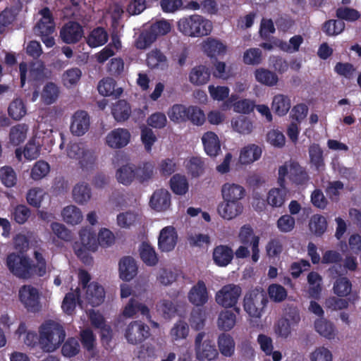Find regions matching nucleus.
<instances>
[{"instance_id": "62", "label": "nucleus", "mask_w": 361, "mask_h": 361, "mask_svg": "<svg viewBox=\"0 0 361 361\" xmlns=\"http://www.w3.org/2000/svg\"><path fill=\"white\" fill-rule=\"evenodd\" d=\"M322 153V150L318 145L313 144L310 147L309 154L311 163L318 171L324 169V166Z\"/></svg>"}, {"instance_id": "46", "label": "nucleus", "mask_w": 361, "mask_h": 361, "mask_svg": "<svg viewBox=\"0 0 361 361\" xmlns=\"http://www.w3.org/2000/svg\"><path fill=\"white\" fill-rule=\"evenodd\" d=\"M310 361H334L333 352L325 345L314 347L308 355Z\"/></svg>"}, {"instance_id": "27", "label": "nucleus", "mask_w": 361, "mask_h": 361, "mask_svg": "<svg viewBox=\"0 0 361 361\" xmlns=\"http://www.w3.org/2000/svg\"><path fill=\"white\" fill-rule=\"evenodd\" d=\"M216 343L218 350L223 356L231 357L234 355L235 343L230 334L221 333L217 337Z\"/></svg>"}, {"instance_id": "43", "label": "nucleus", "mask_w": 361, "mask_h": 361, "mask_svg": "<svg viewBox=\"0 0 361 361\" xmlns=\"http://www.w3.org/2000/svg\"><path fill=\"white\" fill-rule=\"evenodd\" d=\"M188 109L182 104H174L168 111V116L169 119L176 123L185 122L188 120Z\"/></svg>"}, {"instance_id": "48", "label": "nucleus", "mask_w": 361, "mask_h": 361, "mask_svg": "<svg viewBox=\"0 0 361 361\" xmlns=\"http://www.w3.org/2000/svg\"><path fill=\"white\" fill-rule=\"evenodd\" d=\"M172 191L178 195H185L189 189V183L187 178L179 173L175 174L170 180Z\"/></svg>"}, {"instance_id": "9", "label": "nucleus", "mask_w": 361, "mask_h": 361, "mask_svg": "<svg viewBox=\"0 0 361 361\" xmlns=\"http://www.w3.org/2000/svg\"><path fill=\"white\" fill-rule=\"evenodd\" d=\"M150 335L149 327L140 320L129 323L125 330V338L130 344H138L147 339Z\"/></svg>"}, {"instance_id": "21", "label": "nucleus", "mask_w": 361, "mask_h": 361, "mask_svg": "<svg viewBox=\"0 0 361 361\" xmlns=\"http://www.w3.org/2000/svg\"><path fill=\"white\" fill-rule=\"evenodd\" d=\"M149 205L157 212L166 210L171 205L170 193L165 189L157 190L150 198Z\"/></svg>"}, {"instance_id": "59", "label": "nucleus", "mask_w": 361, "mask_h": 361, "mask_svg": "<svg viewBox=\"0 0 361 361\" xmlns=\"http://www.w3.org/2000/svg\"><path fill=\"white\" fill-rule=\"evenodd\" d=\"M80 238L84 248L95 251L97 248V239L95 234L88 228H82L80 232Z\"/></svg>"}, {"instance_id": "22", "label": "nucleus", "mask_w": 361, "mask_h": 361, "mask_svg": "<svg viewBox=\"0 0 361 361\" xmlns=\"http://www.w3.org/2000/svg\"><path fill=\"white\" fill-rule=\"evenodd\" d=\"M221 192L223 200L240 202L245 196V188L242 185L233 183L224 184Z\"/></svg>"}, {"instance_id": "41", "label": "nucleus", "mask_w": 361, "mask_h": 361, "mask_svg": "<svg viewBox=\"0 0 361 361\" xmlns=\"http://www.w3.org/2000/svg\"><path fill=\"white\" fill-rule=\"evenodd\" d=\"M196 355L199 360H213L218 357L219 351L209 340H205L201 347L195 350Z\"/></svg>"}, {"instance_id": "53", "label": "nucleus", "mask_w": 361, "mask_h": 361, "mask_svg": "<svg viewBox=\"0 0 361 361\" xmlns=\"http://www.w3.org/2000/svg\"><path fill=\"white\" fill-rule=\"evenodd\" d=\"M188 324L183 321H178L173 324L170 330L169 335L172 341L185 339L189 334Z\"/></svg>"}, {"instance_id": "14", "label": "nucleus", "mask_w": 361, "mask_h": 361, "mask_svg": "<svg viewBox=\"0 0 361 361\" xmlns=\"http://www.w3.org/2000/svg\"><path fill=\"white\" fill-rule=\"evenodd\" d=\"M243 209L241 202L223 200L218 205L217 212L224 219L232 220L240 216Z\"/></svg>"}, {"instance_id": "29", "label": "nucleus", "mask_w": 361, "mask_h": 361, "mask_svg": "<svg viewBox=\"0 0 361 361\" xmlns=\"http://www.w3.org/2000/svg\"><path fill=\"white\" fill-rule=\"evenodd\" d=\"M61 216L65 223L71 226L80 224L83 219L81 209L73 204L63 207L61 210Z\"/></svg>"}, {"instance_id": "42", "label": "nucleus", "mask_w": 361, "mask_h": 361, "mask_svg": "<svg viewBox=\"0 0 361 361\" xmlns=\"http://www.w3.org/2000/svg\"><path fill=\"white\" fill-rule=\"evenodd\" d=\"M180 275L178 270L171 268L160 269L157 274V281L161 286H169L176 281Z\"/></svg>"}, {"instance_id": "58", "label": "nucleus", "mask_w": 361, "mask_h": 361, "mask_svg": "<svg viewBox=\"0 0 361 361\" xmlns=\"http://www.w3.org/2000/svg\"><path fill=\"white\" fill-rule=\"evenodd\" d=\"M352 290V283L346 277L338 278L333 286L334 293L338 297L348 295Z\"/></svg>"}, {"instance_id": "47", "label": "nucleus", "mask_w": 361, "mask_h": 361, "mask_svg": "<svg viewBox=\"0 0 361 361\" xmlns=\"http://www.w3.org/2000/svg\"><path fill=\"white\" fill-rule=\"evenodd\" d=\"M78 161L82 169L89 171L96 167L97 156L93 149L85 147Z\"/></svg>"}, {"instance_id": "11", "label": "nucleus", "mask_w": 361, "mask_h": 361, "mask_svg": "<svg viewBox=\"0 0 361 361\" xmlns=\"http://www.w3.org/2000/svg\"><path fill=\"white\" fill-rule=\"evenodd\" d=\"M19 69L22 86L24 85L27 78L28 80L37 81L46 77L44 65L39 61L32 63L29 68L26 63H21Z\"/></svg>"}, {"instance_id": "19", "label": "nucleus", "mask_w": 361, "mask_h": 361, "mask_svg": "<svg viewBox=\"0 0 361 361\" xmlns=\"http://www.w3.org/2000/svg\"><path fill=\"white\" fill-rule=\"evenodd\" d=\"M85 299L92 306H99L103 303L105 299V290L104 287L97 282H91L87 290H85Z\"/></svg>"}, {"instance_id": "5", "label": "nucleus", "mask_w": 361, "mask_h": 361, "mask_svg": "<svg viewBox=\"0 0 361 361\" xmlns=\"http://www.w3.org/2000/svg\"><path fill=\"white\" fill-rule=\"evenodd\" d=\"M300 321L298 310L295 307H289L286 310L283 317L278 319L274 324V332L277 338H288L292 334L294 326Z\"/></svg>"}, {"instance_id": "24", "label": "nucleus", "mask_w": 361, "mask_h": 361, "mask_svg": "<svg viewBox=\"0 0 361 361\" xmlns=\"http://www.w3.org/2000/svg\"><path fill=\"white\" fill-rule=\"evenodd\" d=\"M41 19L35 27V32L39 36L49 35L54 31V25L50 11L45 8L40 11Z\"/></svg>"}, {"instance_id": "31", "label": "nucleus", "mask_w": 361, "mask_h": 361, "mask_svg": "<svg viewBox=\"0 0 361 361\" xmlns=\"http://www.w3.org/2000/svg\"><path fill=\"white\" fill-rule=\"evenodd\" d=\"M231 128L240 135H249L254 130L253 121L244 116H237L231 121Z\"/></svg>"}, {"instance_id": "10", "label": "nucleus", "mask_w": 361, "mask_h": 361, "mask_svg": "<svg viewBox=\"0 0 361 361\" xmlns=\"http://www.w3.org/2000/svg\"><path fill=\"white\" fill-rule=\"evenodd\" d=\"M131 139L130 131L124 128L111 130L105 137V144L113 149H118L127 146Z\"/></svg>"}, {"instance_id": "56", "label": "nucleus", "mask_w": 361, "mask_h": 361, "mask_svg": "<svg viewBox=\"0 0 361 361\" xmlns=\"http://www.w3.org/2000/svg\"><path fill=\"white\" fill-rule=\"evenodd\" d=\"M82 76V71L78 68H71L66 70L62 75L63 85L68 87H72L78 84Z\"/></svg>"}, {"instance_id": "49", "label": "nucleus", "mask_w": 361, "mask_h": 361, "mask_svg": "<svg viewBox=\"0 0 361 361\" xmlns=\"http://www.w3.org/2000/svg\"><path fill=\"white\" fill-rule=\"evenodd\" d=\"M322 276L317 272H310L307 276L309 295L314 299H319L322 292Z\"/></svg>"}, {"instance_id": "18", "label": "nucleus", "mask_w": 361, "mask_h": 361, "mask_svg": "<svg viewBox=\"0 0 361 361\" xmlns=\"http://www.w3.org/2000/svg\"><path fill=\"white\" fill-rule=\"evenodd\" d=\"M83 36L82 27L77 23H66L60 31V37L66 44H73L78 42Z\"/></svg>"}, {"instance_id": "3", "label": "nucleus", "mask_w": 361, "mask_h": 361, "mask_svg": "<svg viewBox=\"0 0 361 361\" xmlns=\"http://www.w3.org/2000/svg\"><path fill=\"white\" fill-rule=\"evenodd\" d=\"M267 303L264 291L262 288H255L245 295L243 309L250 317L259 319L264 314Z\"/></svg>"}, {"instance_id": "12", "label": "nucleus", "mask_w": 361, "mask_h": 361, "mask_svg": "<svg viewBox=\"0 0 361 361\" xmlns=\"http://www.w3.org/2000/svg\"><path fill=\"white\" fill-rule=\"evenodd\" d=\"M178 236L173 226H168L163 228L158 238V246L162 252L172 251L178 242Z\"/></svg>"}, {"instance_id": "60", "label": "nucleus", "mask_w": 361, "mask_h": 361, "mask_svg": "<svg viewBox=\"0 0 361 361\" xmlns=\"http://www.w3.org/2000/svg\"><path fill=\"white\" fill-rule=\"evenodd\" d=\"M27 131V127L25 124H18L12 127L9 134L10 142L13 145H20L25 140Z\"/></svg>"}, {"instance_id": "33", "label": "nucleus", "mask_w": 361, "mask_h": 361, "mask_svg": "<svg viewBox=\"0 0 361 361\" xmlns=\"http://www.w3.org/2000/svg\"><path fill=\"white\" fill-rule=\"evenodd\" d=\"M202 142L206 153L209 156H216L221 149L217 135L212 131L203 134Z\"/></svg>"}, {"instance_id": "63", "label": "nucleus", "mask_w": 361, "mask_h": 361, "mask_svg": "<svg viewBox=\"0 0 361 361\" xmlns=\"http://www.w3.org/2000/svg\"><path fill=\"white\" fill-rule=\"evenodd\" d=\"M80 340L83 348L91 355H94L96 345V337L92 331L90 329L81 331Z\"/></svg>"}, {"instance_id": "7", "label": "nucleus", "mask_w": 361, "mask_h": 361, "mask_svg": "<svg viewBox=\"0 0 361 361\" xmlns=\"http://www.w3.org/2000/svg\"><path fill=\"white\" fill-rule=\"evenodd\" d=\"M241 293L242 289L238 285L227 284L216 293L215 301L219 305L224 308H231L238 303Z\"/></svg>"}, {"instance_id": "57", "label": "nucleus", "mask_w": 361, "mask_h": 361, "mask_svg": "<svg viewBox=\"0 0 361 361\" xmlns=\"http://www.w3.org/2000/svg\"><path fill=\"white\" fill-rule=\"evenodd\" d=\"M140 255L142 261L149 266H154L158 262L154 248L147 243H142L140 245Z\"/></svg>"}, {"instance_id": "44", "label": "nucleus", "mask_w": 361, "mask_h": 361, "mask_svg": "<svg viewBox=\"0 0 361 361\" xmlns=\"http://www.w3.org/2000/svg\"><path fill=\"white\" fill-rule=\"evenodd\" d=\"M117 180L126 185H130L135 178V166L127 164L121 166L116 173Z\"/></svg>"}, {"instance_id": "26", "label": "nucleus", "mask_w": 361, "mask_h": 361, "mask_svg": "<svg viewBox=\"0 0 361 361\" xmlns=\"http://www.w3.org/2000/svg\"><path fill=\"white\" fill-rule=\"evenodd\" d=\"M233 250L227 246L220 245L214 247L212 258L214 263L219 267H226L233 258Z\"/></svg>"}, {"instance_id": "61", "label": "nucleus", "mask_w": 361, "mask_h": 361, "mask_svg": "<svg viewBox=\"0 0 361 361\" xmlns=\"http://www.w3.org/2000/svg\"><path fill=\"white\" fill-rule=\"evenodd\" d=\"M80 350L78 341L75 338H69L61 348V354L65 357H73L77 355Z\"/></svg>"}, {"instance_id": "4", "label": "nucleus", "mask_w": 361, "mask_h": 361, "mask_svg": "<svg viewBox=\"0 0 361 361\" xmlns=\"http://www.w3.org/2000/svg\"><path fill=\"white\" fill-rule=\"evenodd\" d=\"M6 264L16 277L25 280L31 279V259L26 255L12 252L7 256Z\"/></svg>"}, {"instance_id": "17", "label": "nucleus", "mask_w": 361, "mask_h": 361, "mask_svg": "<svg viewBox=\"0 0 361 361\" xmlns=\"http://www.w3.org/2000/svg\"><path fill=\"white\" fill-rule=\"evenodd\" d=\"M188 299L195 306H202L207 302L209 293L203 281H199L190 288L188 293Z\"/></svg>"}, {"instance_id": "15", "label": "nucleus", "mask_w": 361, "mask_h": 361, "mask_svg": "<svg viewBox=\"0 0 361 361\" xmlns=\"http://www.w3.org/2000/svg\"><path fill=\"white\" fill-rule=\"evenodd\" d=\"M202 51L210 58L224 56L227 51V46L221 41L209 37L200 44Z\"/></svg>"}, {"instance_id": "28", "label": "nucleus", "mask_w": 361, "mask_h": 361, "mask_svg": "<svg viewBox=\"0 0 361 361\" xmlns=\"http://www.w3.org/2000/svg\"><path fill=\"white\" fill-rule=\"evenodd\" d=\"M188 78L189 81L194 85H205L210 78L209 70L204 65L195 66L190 70Z\"/></svg>"}, {"instance_id": "51", "label": "nucleus", "mask_w": 361, "mask_h": 361, "mask_svg": "<svg viewBox=\"0 0 361 361\" xmlns=\"http://www.w3.org/2000/svg\"><path fill=\"white\" fill-rule=\"evenodd\" d=\"M130 114V107L125 100L117 102L112 107V114L114 118L118 122L126 121Z\"/></svg>"}, {"instance_id": "64", "label": "nucleus", "mask_w": 361, "mask_h": 361, "mask_svg": "<svg viewBox=\"0 0 361 361\" xmlns=\"http://www.w3.org/2000/svg\"><path fill=\"white\" fill-rule=\"evenodd\" d=\"M8 114L15 120H20L26 114V107L20 99H14L8 106Z\"/></svg>"}, {"instance_id": "39", "label": "nucleus", "mask_w": 361, "mask_h": 361, "mask_svg": "<svg viewBox=\"0 0 361 361\" xmlns=\"http://www.w3.org/2000/svg\"><path fill=\"white\" fill-rule=\"evenodd\" d=\"M290 99L282 94H278L273 97L271 109L279 116L286 115L290 108Z\"/></svg>"}, {"instance_id": "1", "label": "nucleus", "mask_w": 361, "mask_h": 361, "mask_svg": "<svg viewBox=\"0 0 361 361\" xmlns=\"http://www.w3.org/2000/svg\"><path fill=\"white\" fill-rule=\"evenodd\" d=\"M66 336L62 324L55 320H47L39 328V344L46 353L56 351L64 341Z\"/></svg>"}, {"instance_id": "13", "label": "nucleus", "mask_w": 361, "mask_h": 361, "mask_svg": "<svg viewBox=\"0 0 361 361\" xmlns=\"http://www.w3.org/2000/svg\"><path fill=\"white\" fill-rule=\"evenodd\" d=\"M140 313L142 317L149 318V307L137 298L132 297L123 307L121 315L125 318H133Z\"/></svg>"}, {"instance_id": "25", "label": "nucleus", "mask_w": 361, "mask_h": 361, "mask_svg": "<svg viewBox=\"0 0 361 361\" xmlns=\"http://www.w3.org/2000/svg\"><path fill=\"white\" fill-rule=\"evenodd\" d=\"M280 186L271 189L267 193V202L271 207H281L288 199V190L285 184Z\"/></svg>"}, {"instance_id": "52", "label": "nucleus", "mask_w": 361, "mask_h": 361, "mask_svg": "<svg viewBox=\"0 0 361 361\" xmlns=\"http://www.w3.org/2000/svg\"><path fill=\"white\" fill-rule=\"evenodd\" d=\"M98 91L103 96L114 95L118 97L122 93L121 88H115V81L112 78L102 80L98 85Z\"/></svg>"}, {"instance_id": "37", "label": "nucleus", "mask_w": 361, "mask_h": 361, "mask_svg": "<svg viewBox=\"0 0 361 361\" xmlns=\"http://www.w3.org/2000/svg\"><path fill=\"white\" fill-rule=\"evenodd\" d=\"M60 94L59 87L54 82H49L44 85L41 92V99L47 105L55 103Z\"/></svg>"}, {"instance_id": "32", "label": "nucleus", "mask_w": 361, "mask_h": 361, "mask_svg": "<svg viewBox=\"0 0 361 361\" xmlns=\"http://www.w3.org/2000/svg\"><path fill=\"white\" fill-rule=\"evenodd\" d=\"M261 155L262 149L255 144H250L240 150L239 161L242 164H250L257 161Z\"/></svg>"}, {"instance_id": "30", "label": "nucleus", "mask_w": 361, "mask_h": 361, "mask_svg": "<svg viewBox=\"0 0 361 361\" xmlns=\"http://www.w3.org/2000/svg\"><path fill=\"white\" fill-rule=\"evenodd\" d=\"M72 197L78 204H87L92 197V190L90 185L84 182L78 183L72 190Z\"/></svg>"}, {"instance_id": "6", "label": "nucleus", "mask_w": 361, "mask_h": 361, "mask_svg": "<svg viewBox=\"0 0 361 361\" xmlns=\"http://www.w3.org/2000/svg\"><path fill=\"white\" fill-rule=\"evenodd\" d=\"M297 185L305 183L308 180V175L305 170L295 161L286 162L279 169V183L280 185L285 184V178Z\"/></svg>"}, {"instance_id": "23", "label": "nucleus", "mask_w": 361, "mask_h": 361, "mask_svg": "<svg viewBox=\"0 0 361 361\" xmlns=\"http://www.w3.org/2000/svg\"><path fill=\"white\" fill-rule=\"evenodd\" d=\"M119 276L123 281H129L137 274V265L131 257H123L118 264Z\"/></svg>"}, {"instance_id": "50", "label": "nucleus", "mask_w": 361, "mask_h": 361, "mask_svg": "<svg viewBox=\"0 0 361 361\" xmlns=\"http://www.w3.org/2000/svg\"><path fill=\"white\" fill-rule=\"evenodd\" d=\"M140 219L139 214L135 211H127L117 215L116 221L119 227L130 228Z\"/></svg>"}, {"instance_id": "34", "label": "nucleus", "mask_w": 361, "mask_h": 361, "mask_svg": "<svg viewBox=\"0 0 361 361\" xmlns=\"http://www.w3.org/2000/svg\"><path fill=\"white\" fill-rule=\"evenodd\" d=\"M236 322V314L231 310H224L219 314L216 325L220 330L228 331L234 328Z\"/></svg>"}, {"instance_id": "16", "label": "nucleus", "mask_w": 361, "mask_h": 361, "mask_svg": "<svg viewBox=\"0 0 361 361\" xmlns=\"http://www.w3.org/2000/svg\"><path fill=\"white\" fill-rule=\"evenodd\" d=\"M315 331L322 338L328 341L338 338V330L335 324L326 318L317 319L314 322Z\"/></svg>"}, {"instance_id": "45", "label": "nucleus", "mask_w": 361, "mask_h": 361, "mask_svg": "<svg viewBox=\"0 0 361 361\" xmlns=\"http://www.w3.org/2000/svg\"><path fill=\"white\" fill-rule=\"evenodd\" d=\"M140 140L144 146L145 150L150 153L152 147L157 141V137L154 132L149 126L142 125L140 126Z\"/></svg>"}, {"instance_id": "35", "label": "nucleus", "mask_w": 361, "mask_h": 361, "mask_svg": "<svg viewBox=\"0 0 361 361\" xmlns=\"http://www.w3.org/2000/svg\"><path fill=\"white\" fill-rule=\"evenodd\" d=\"M33 255L35 263L33 264L31 260V279L35 276L39 277L45 276L47 273L49 271V267L47 264L46 259L42 253L39 250H35Z\"/></svg>"}, {"instance_id": "40", "label": "nucleus", "mask_w": 361, "mask_h": 361, "mask_svg": "<svg viewBox=\"0 0 361 361\" xmlns=\"http://www.w3.org/2000/svg\"><path fill=\"white\" fill-rule=\"evenodd\" d=\"M147 65L150 68H164L167 66L166 56L159 49H152L147 56Z\"/></svg>"}, {"instance_id": "20", "label": "nucleus", "mask_w": 361, "mask_h": 361, "mask_svg": "<svg viewBox=\"0 0 361 361\" xmlns=\"http://www.w3.org/2000/svg\"><path fill=\"white\" fill-rule=\"evenodd\" d=\"M90 118L84 111H78L72 116L71 131L76 136L83 135L89 129Z\"/></svg>"}, {"instance_id": "2", "label": "nucleus", "mask_w": 361, "mask_h": 361, "mask_svg": "<svg viewBox=\"0 0 361 361\" xmlns=\"http://www.w3.org/2000/svg\"><path fill=\"white\" fill-rule=\"evenodd\" d=\"M178 29L185 36L202 37L212 32L213 23L200 15L194 14L180 18L178 22Z\"/></svg>"}, {"instance_id": "38", "label": "nucleus", "mask_w": 361, "mask_h": 361, "mask_svg": "<svg viewBox=\"0 0 361 361\" xmlns=\"http://www.w3.org/2000/svg\"><path fill=\"white\" fill-rule=\"evenodd\" d=\"M15 335L18 338H23V342L28 347L33 348L39 343V337L34 331L27 330L25 323L22 322L15 331Z\"/></svg>"}, {"instance_id": "55", "label": "nucleus", "mask_w": 361, "mask_h": 361, "mask_svg": "<svg viewBox=\"0 0 361 361\" xmlns=\"http://www.w3.org/2000/svg\"><path fill=\"white\" fill-rule=\"evenodd\" d=\"M107 40V32L103 28L97 27L90 32L87 42L91 47H97L104 44Z\"/></svg>"}, {"instance_id": "36", "label": "nucleus", "mask_w": 361, "mask_h": 361, "mask_svg": "<svg viewBox=\"0 0 361 361\" xmlns=\"http://www.w3.org/2000/svg\"><path fill=\"white\" fill-rule=\"evenodd\" d=\"M254 75L258 82L268 87L275 86L279 82L278 75L275 73L264 68L256 69L254 72Z\"/></svg>"}, {"instance_id": "54", "label": "nucleus", "mask_w": 361, "mask_h": 361, "mask_svg": "<svg viewBox=\"0 0 361 361\" xmlns=\"http://www.w3.org/2000/svg\"><path fill=\"white\" fill-rule=\"evenodd\" d=\"M154 164L152 161L142 162L135 169V177L144 182L151 179L154 175Z\"/></svg>"}, {"instance_id": "8", "label": "nucleus", "mask_w": 361, "mask_h": 361, "mask_svg": "<svg viewBox=\"0 0 361 361\" xmlns=\"http://www.w3.org/2000/svg\"><path fill=\"white\" fill-rule=\"evenodd\" d=\"M18 298L28 312H37L41 310L39 293L37 288L31 285L22 286L18 290Z\"/></svg>"}]
</instances>
